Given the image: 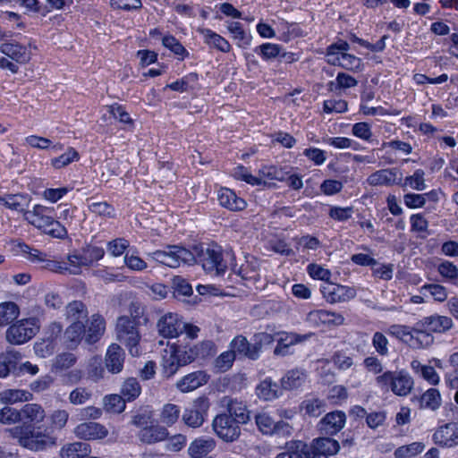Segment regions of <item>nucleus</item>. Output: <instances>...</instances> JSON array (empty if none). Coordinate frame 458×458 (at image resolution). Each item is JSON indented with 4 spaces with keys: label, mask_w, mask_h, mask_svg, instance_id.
<instances>
[{
    "label": "nucleus",
    "mask_w": 458,
    "mask_h": 458,
    "mask_svg": "<svg viewBox=\"0 0 458 458\" xmlns=\"http://www.w3.org/2000/svg\"><path fill=\"white\" fill-rule=\"evenodd\" d=\"M112 10L124 13L138 12L142 9V0H110Z\"/></svg>",
    "instance_id": "obj_61"
},
{
    "label": "nucleus",
    "mask_w": 458,
    "mask_h": 458,
    "mask_svg": "<svg viewBox=\"0 0 458 458\" xmlns=\"http://www.w3.org/2000/svg\"><path fill=\"white\" fill-rule=\"evenodd\" d=\"M398 174L396 168L377 170L368 176L367 182L373 187L397 185Z\"/></svg>",
    "instance_id": "obj_26"
},
{
    "label": "nucleus",
    "mask_w": 458,
    "mask_h": 458,
    "mask_svg": "<svg viewBox=\"0 0 458 458\" xmlns=\"http://www.w3.org/2000/svg\"><path fill=\"white\" fill-rule=\"evenodd\" d=\"M33 394L22 389H5L0 392V400L5 404H13L18 402L32 400Z\"/></svg>",
    "instance_id": "obj_51"
},
{
    "label": "nucleus",
    "mask_w": 458,
    "mask_h": 458,
    "mask_svg": "<svg viewBox=\"0 0 458 458\" xmlns=\"http://www.w3.org/2000/svg\"><path fill=\"white\" fill-rule=\"evenodd\" d=\"M307 321L314 327H337L344 322L342 314L327 310H313L307 314Z\"/></svg>",
    "instance_id": "obj_19"
},
{
    "label": "nucleus",
    "mask_w": 458,
    "mask_h": 458,
    "mask_svg": "<svg viewBox=\"0 0 458 458\" xmlns=\"http://www.w3.org/2000/svg\"><path fill=\"white\" fill-rule=\"evenodd\" d=\"M181 409L174 403H166L163 406L160 420L166 426H173L179 419Z\"/></svg>",
    "instance_id": "obj_62"
},
{
    "label": "nucleus",
    "mask_w": 458,
    "mask_h": 458,
    "mask_svg": "<svg viewBox=\"0 0 458 458\" xmlns=\"http://www.w3.org/2000/svg\"><path fill=\"white\" fill-rule=\"evenodd\" d=\"M162 45L174 55L177 61L182 62L190 58V52L180 40L172 34H166L162 37Z\"/></svg>",
    "instance_id": "obj_42"
},
{
    "label": "nucleus",
    "mask_w": 458,
    "mask_h": 458,
    "mask_svg": "<svg viewBox=\"0 0 458 458\" xmlns=\"http://www.w3.org/2000/svg\"><path fill=\"white\" fill-rule=\"evenodd\" d=\"M442 403V398L438 389L431 387L424 392L419 398V406L420 409L437 411Z\"/></svg>",
    "instance_id": "obj_47"
},
{
    "label": "nucleus",
    "mask_w": 458,
    "mask_h": 458,
    "mask_svg": "<svg viewBox=\"0 0 458 458\" xmlns=\"http://www.w3.org/2000/svg\"><path fill=\"white\" fill-rule=\"evenodd\" d=\"M124 351L117 344H112L108 346L105 358V364L109 372L117 374L123 369Z\"/></svg>",
    "instance_id": "obj_25"
},
{
    "label": "nucleus",
    "mask_w": 458,
    "mask_h": 458,
    "mask_svg": "<svg viewBox=\"0 0 458 458\" xmlns=\"http://www.w3.org/2000/svg\"><path fill=\"white\" fill-rule=\"evenodd\" d=\"M346 414L336 410L327 412L318 423V429L321 435L333 437L338 434L345 426Z\"/></svg>",
    "instance_id": "obj_17"
},
{
    "label": "nucleus",
    "mask_w": 458,
    "mask_h": 458,
    "mask_svg": "<svg viewBox=\"0 0 458 458\" xmlns=\"http://www.w3.org/2000/svg\"><path fill=\"white\" fill-rule=\"evenodd\" d=\"M257 396L264 401H273L283 394V388L271 377H267L256 386Z\"/></svg>",
    "instance_id": "obj_32"
},
{
    "label": "nucleus",
    "mask_w": 458,
    "mask_h": 458,
    "mask_svg": "<svg viewBox=\"0 0 458 458\" xmlns=\"http://www.w3.org/2000/svg\"><path fill=\"white\" fill-rule=\"evenodd\" d=\"M200 33L203 36L204 43L209 48L216 49L222 53H229L232 50L229 41L211 29H202Z\"/></svg>",
    "instance_id": "obj_37"
},
{
    "label": "nucleus",
    "mask_w": 458,
    "mask_h": 458,
    "mask_svg": "<svg viewBox=\"0 0 458 458\" xmlns=\"http://www.w3.org/2000/svg\"><path fill=\"white\" fill-rule=\"evenodd\" d=\"M31 47L30 41L28 44H22L15 39H8L1 43L0 52L16 64H26L31 59Z\"/></svg>",
    "instance_id": "obj_15"
},
{
    "label": "nucleus",
    "mask_w": 458,
    "mask_h": 458,
    "mask_svg": "<svg viewBox=\"0 0 458 458\" xmlns=\"http://www.w3.org/2000/svg\"><path fill=\"white\" fill-rule=\"evenodd\" d=\"M169 433L166 428L159 425H150L142 428L139 432V438L142 443L154 444L164 441Z\"/></svg>",
    "instance_id": "obj_38"
},
{
    "label": "nucleus",
    "mask_w": 458,
    "mask_h": 458,
    "mask_svg": "<svg viewBox=\"0 0 458 458\" xmlns=\"http://www.w3.org/2000/svg\"><path fill=\"white\" fill-rule=\"evenodd\" d=\"M358 81L352 75L340 72L337 73L335 81H330L327 83L328 90L336 92L357 86Z\"/></svg>",
    "instance_id": "obj_52"
},
{
    "label": "nucleus",
    "mask_w": 458,
    "mask_h": 458,
    "mask_svg": "<svg viewBox=\"0 0 458 458\" xmlns=\"http://www.w3.org/2000/svg\"><path fill=\"white\" fill-rule=\"evenodd\" d=\"M340 449L339 442L332 437H321L315 438L309 445L310 458H329L337 454Z\"/></svg>",
    "instance_id": "obj_18"
},
{
    "label": "nucleus",
    "mask_w": 458,
    "mask_h": 458,
    "mask_svg": "<svg viewBox=\"0 0 458 458\" xmlns=\"http://www.w3.org/2000/svg\"><path fill=\"white\" fill-rule=\"evenodd\" d=\"M216 442L211 437H199L194 439L188 448L191 458H212L208 454L215 448Z\"/></svg>",
    "instance_id": "obj_34"
},
{
    "label": "nucleus",
    "mask_w": 458,
    "mask_h": 458,
    "mask_svg": "<svg viewBox=\"0 0 458 458\" xmlns=\"http://www.w3.org/2000/svg\"><path fill=\"white\" fill-rule=\"evenodd\" d=\"M277 31L280 33L279 39L289 42L293 38L303 36V31L297 22H289L284 18H277L275 21Z\"/></svg>",
    "instance_id": "obj_35"
},
{
    "label": "nucleus",
    "mask_w": 458,
    "mask_h": 458,
    "mask_svg": "<svg viewBox=\"0 0 458 458\" xmlns=\"http://www.w3.org/2000/svg\"><path fill=\"white\" fill-rule=\"evenodd\" d=\"M283 47L279 44L265 42L253 48V52L257 54L265 62H269L280 55Z\"/></svg>",
    "instance_id": "obj_53"
},
{
    "label": "nucleus",
    "mask_w": 458,
    "mask_h": 458,
    "mask_svg": "<svg viewBox=\"0 0 458 458\" xmlns=\"http://www.w3.org/2000/svg\"><path fill=\"white\" fill-rule=\"evenodd\" d=\"M226 28L239 47L247 48L250 47L252 37L244 30L241 22L234 21H227Z\"/></svg>",
    "instance_id": "obj_40"
},
{
    "label": "nucleus",
    "mask_w": 458,
    "mask_h": 458,
    "mask_svg": "<svg viewBox=\"0 0 458 458\" xmlns=\"http://www.w3.org/2000/svg\"><path fill=\"white\" fill-rule=\"evenodd\" d=\"M182 317L177 313H167L162 316L157 322L159 334L165 338H175L182 335Z\"/></svg>",
    "instance_id": "obj_20"
},
{
    "label": "nucleus",
    "mask_w": 458,
    "mask_h": 458,
    "mask_svg": "<svg viewBox=\"0 0 458 458\" xmlns=\"http://www.w3.org/2000/svg\"><path fill=\"white\" fill-rule=\"evenodd\" d=\"M398 177L397 185L405 190L410 187L415 191H423L426 189L425 183V172L421 168L416 169L411 175H408L405 178L402 177V174Z\"/></svg>",
    "instance_id": "obj_41"
},
{
    "label": "nucleus",
    "mask_w": 458,
    "mask_h": 458,
    "mask_svg": "<svg viewBox=\"0 0 458 458\" xmlns=\"http://www.w3.org/2000/svg\"><path fill=\"white\" fill-rule=\"evenodd\" d=\"M293 170L294 168L291 165H268L262 166L259 170V174L261 178L284 182L287 173L293 172Z\"/></svg>",
    "instance_id": "obj_43"
},
{
    "label": "nucleus",
    "mask_w": 458,
    "mask_h": 458,
    "mask_svg": "<svg viewBox=\"0 0 458 458\" xmlns=\"http://www.w3.org/2000/svg\"><path fill=\"white\" fill-rule=\"evenodd\" d=\"M109 114L116 119L121 124L123 129L126 131H133L135 128V122L131 117L130 114L126 110V106L120 103H113L107 106Z\"/></svg>",
    "instance_id": "obj_39"
},
{
    "label": "nucleus",
    "mask_w": 458,
    "mask_h": 458,
    "mask_svg": "<svg viewBox=\"0 0 458 458\" xmlns=\"http://www.w3.org/2000/svg\"><path fill=\"white\" fill-rule=\"evenodd\" d=\"M137 248H133V251L126 252L123 258L125 266L132 271H143L148 267L147 262L138 255Z\"/></svg>",
    "instance_id": "obj_64"
},
{
    "label": "nucleus",
    "mask_w": 458,
    "mask_h": 458,
    "mask_svg": "<svg viewBox=\"0 0 458 458\" xmlns=\"http://www.w3.org/2000/svg\"><path fill=\"white\" fill-rule=\"evenodd\" d=\"M140 393L141 386L137 378L128 377L124 380L121 388V394L124 400L132 402L139 397Z\"/></svg>",
    "instance_id": "obj_55"
},
{
    "label": "nucleus",
    "mask_w": 458,
    "mask_h": 458,
    "mask_svg": "<svg viewBox=\"0 0 458 458\" xmlns=\"http://www.w3.org/2000/svg\"><path fill=\"white\" fill-rule=\"evenodd\" d=\"M89 210L91 214L102 218L116 217L114 207L106 201L92 202L89 205Z\"/></svg>",
    "instance_id": "obj_57"
},
{
    "label": "nucleus",
    "mask_w": 458,
    "mask_h": 458,
    "mask_svg": "<svg viewBox=\"0 0 458 458\" xmlns=\"http://www.w3.org/2000/svg\"><path fill=\"white\" fill-rule=\"evenodd\" d=\"M81 159L79 151L73 147H68L66 151L51 159V165L55 169H62L73 162Z\"/></svg>",
    "instance_id": "obj_54"
},
{
    "label": "nucleus",
    "mask_w": 458,
    "mask_h": 458,
    "mask_svg": "<svg viewBox=\"0 0 458 458\" xmlns=\"http://www.w3.org/2000/svg\"><path fill=\"white\" fill-rule=\"evenodd\" d=\"M152 260L169 267H178L182 263L192 260L188 248L179 245H167L165 250H157L148 254Z\"/></svg>",
    "instance_id": "obj_11"
},
{
    "label": "nucleus",
    "mask_w": 458,
    "mask_h": 458,
    "mask_svg": "<svg viewBox=\"0 0 458 458\" xmlns=\"http://www.w3.org/2000/svg\"><path fill=\"white\" fill-rule=\"evenodd\" d=\"M233 176L236 180L242 181L251 186L266 184V182L261 177L253 175L249 168L242 165H239L234 168Z\"/></svg>",
    "instance_id": "obj_56"
},
{
    "label": "nucleus",
    "mask_w": 458,
    "mask_h": 458,
    "mask_svg": "<svg viewBox=\"0 0 458 458\" xmlns=\"http://www.w3.org/2000/svg\"><path fill=\"white\" fill-rule=\"evenodd\" d=\"M90 453V445L82 442L68 444L61 449L62 458H85Z\"/></svg>",
    "instance_id": "obj_48"
},
{
    "label": "nucleus",
    "mask_w": 458,
    "mask_h": 458,
    "mask_svg": "<svg viewBox=\"0 0 458 458\" xmlns=\"http://www.w3.org/2000/svg\"><path fill=\"white\" fill-rule=\"evenodd\" d=\"M24 218L35 228L52 238L65 240L69 236L66 226L56 219L54 207L35 204L31 210L24 212Z\"/></svg>",
    "instance_id": "obj_4"
},
{
    "label": "nucleus",
    "mask_w": 458,
    "mask_h": 458,
    "mask_svg": "<svg viewBox=\"0 0 458 458\" xmlns=\"http://www.w3.org/2000/svg\"><path fill=\"white\" fill-rule=\"evenodd\" d=\"M326 403L318 397L306 398L299 405L301 412L309 417L317 418L324 411Z\"/></svg>",
    "instance_id": "obj_49"
},
{
    "label": "nucleus",
    "mask_w": 458,
    "mask_h": 458,
    "mask_svg": "<svg viewBox=\"0 0 458 458\" xmlns=\"http://www.w3.org/2000/svg\"><path fill=\"white\" fill-rule=\"evenodd\" d=\"M216 353V345L212 341H202L198 344L191 345L192 362L198 359H205Z\"/></svg>",
    "instance_id": "obj_59"
},
{
    "label": "nucleus",
    "mask_w": 458,
    "mask_h": 458,
    "mask_svg": "<svg viewBox=\"0 0 458 458\" xmlns=\"http://www.w3.org/2000/svg\"><path fill=\"white\" fill-rule=\"evenodd\" d=\"M69 413L65 410H55L49 416L46 415L42 408V418L33 421L32 436L28 449L32 451L42 450L47 442L55 438V433L61 431L67 424Z\"/></svg>",
    "instance_id": "obj_3"
},
{
    "label": "nucleus",
    "mask_w": 458,
    "mask_h": 458,
    "mask_svg": "<svg viewBox=\"0 0 458 458\" xmlns=\"http://www.w3.org/2000/svg\"><path fill=\"white\" fill-rule=\"evenodd\" d=\"M192 362L191 344H181L179 341L168 343L163 350L161 359L162 375L165 378L174 376L180 368Z\"/></svg>",
    "instance_id": "obj_5"
},
{
    "label": "nucleus",
    "mask_w": 458,
    "mask_h": 458,
    "mask_svg": "<svg viewBox=\"0 0 458 458\" xmlns=\"http://www.w3.org/2000/svg\"><path fill=\"white\" fill-rule=\"evenodd\" d=\"M314 333L298 334L295 332L283 333V335L278 339L275 348V354L286 355L289 353V348L292 345L309 340Z\"/></svg>",
    "instance_id": "obj_27"
},
{
    "label": "nucleus",
    "mask_w": 458,
    "mask_h": 458,
    "mask_svg": "<svg viewBox=\"0 0 458 458\" xmlns=\"http://www.w3.org/2000/svg\"><path fill=\"white\" fill-rule=\"evenodd\" d=\"M320 292L327 302L334 304L338 302H345L356 296L354 288L340 284L328 282L321 285Z\"/></svg>",
    "instance_id": "obj_16"
},
{
    "label": "nucleus",
    "mask_w": 458,
    "mask_h": 458,
    "mask_svg": "<svg viewBox=\"0 0 458 458\" xmlns=\"http://www.w3.org/2000/svg\"><path fill=\"white\" fill-rule=\"evenodd\" d=\"M64 344L70 349H75L84 339L86 341V326L83 321H73L64 331Z\"/></svg>",
    "instance_id": "obj_29"
},
{
    "label": "nucleus",
    "mask_w": 458,
    "mask_h": 458,
    "mask_svg": "<svg viewBox=\"0 0 458 458\" xmlns=\"http://www.w3.org/2000/svg\"><path fill=\"white\" fill-rule=\"evenodd\" d=\"M350 44L337 38L335 42L328 45L324 52L327 62L334 66H339L344 70L359 72L363 70L364 64L361 58L349 54Z\"/></svg>",
    "instance_id": "obj_7"
},
{
    "label": "nucleus",
    "mask_w": 458,
    "mask_h": 458,
    "mask_svg": "<svg viewBox=\"0 0 458 458\" xmlns=\"http://www.w3.org/2000/svg\"><path fill=\"white\" fill-rule=\"evenodd\" d=\"M199 75L196 72H191L182 78L166 84L165 89H169L173 91L183 93L192 92L199 89Z\"/></svg>",
    "instance_id": "obj_30"
},
{
    "label": "nucleus",
    "mask_w": 458,
    "mask_h": 458,
    "mask_svg": "<svg viewBox=\"0 0 458 458\" xmlns=\"http://www.w3.org/2000/svg\"><path fill=\"white\" fill-rule=\"evenodd\" d=\"M74 432L79 438L85 440L103 439L108 434L105 426L94 421H87L79 424L75 428Z\"/></svg>",
    "instance_id": "obj_24"
},
{
    "label": "nucleus",
    "mask_w": 458,
    "mask_h": 458,
    "mask_svg": "<svg viewBox=\"0 0 458 458\" xmlns=\"http://www.w3.org/2000/svg\"><path fill=\"white\" fill-rule=\"evenodd\" d=\"M306 374L298 369L288 370L281 378L280 383L283 390H294L302 386L305 382Z\"/></svg>",
    "instance_id": "obj_45"
},
{
    "label": "nucleus",
    "mask_w": 458,
    "mask_h": 458,
    "mask_svg": "<svg viewBox=\"0 0 458 458\" xmlns=\"http://www.w3.org/2000/svg\"><path fill=\"white\" fill-rule=\"evenodd\" d=\"M132 318L121 316L116 322V336L121 344L124 345L129 353L133 357L141 355L140 340L141 335L139 331L140 316L137 310Z\"/></svg>",
    "instance_id": "obj_6"
},
{
    "label": "nucleus",
    "mask_w": 458,
    "mask_h": 458,
    "mask_svg": "<svg viewBox=\"0 0 458 458\" xmlns=\"http://www.w3.org/2000/svg\"><path fill=\"white\" fill-rule=\"evenodd\" d=\"M81 250H82L84 257L87 259L89 267L101 260L106 254L105 249L102 246H98L92 243H86L81 248Z\"/></svg>",
    "instance_id": "obj_60"
},
{
    "label": "nucleus",
    "mask_w": 458,
    "mask_h": 458,
    "mask_svg": "<svg viewBox=\"0 0 458 458\" xmlns=\"http://www.w3.org/2000/svg\"><path fill=\"white\" fill-rule=\"evenodd\" d=\"M217 200L221 207L233 212L244 210L247 207L246 200L228 187L218 190Z\"/></svg>",
    "instance_id": "obj_21"
},
{
    "label": "nucleus",
    "mask_w": 458,
    "mask_h": 458,
    "mask_svg": "<svg viewBox=\"0 0 458 458\" xmlns=\"http://www.w3.org/2000/svg\"><path fill=\"white\" fill-rule=\"evenodd\" d=\"M381 390H391L397 396H407L414 386L413 378L405 370H386L375 378Z\"/></svg>",
    "instance_id": "obj_9"
},
{
    "label": "nucleus",
    "mask_w": 458,
    "mask_h": 458,
    "mask_svg": "<svg viewBox=\"0 0 458 458\" xmlns=\"http://www.w3.org/2000/svg\"><path fill=\"white\" fill-rule=\"evenodd\" d=\"M276 458H310L309 445L301 440H293L286 445V450Z\"/></svg>",
    "instance_id": "obj_44"
},
{
    "label": "nucleus",
    "mask_w": 458,
    "mask_h": 458,
    "mask_svg": "<svg viewBox=\"0 0 458 458\" xmlns=\"http://www.w3.org/2000/svg\"><path fill=\"white\" fill-rule=\"evenodd\" d=\"M390 332L411 349H426L434 343V336L418 321L413 327L406 325H393Z\"/></svg>",
    "instance_id": "obj_8"
},
{
    "label": "nucleus",
    "mask_w": 458,
    "mask_h": 458,
    "mask_svg": "<svg viewBox=\"0 0 458 458\" xmlns=\"http://www.w3.org/2000/svg\"><path fill=\"white\" fill-rule=\"evenodd\" d=\"M423 449L424 445L421 442H413L397 447L394 452V455L395 458H411L420 454Z\"/></svg>",
    "instance_id": "obj_63"
},
{
    "label": "nucleus",
    "mask_w": 458,
    "mask_h": 458,
    "mask_svg": "<svg viewBox=\"0 0 458 458\" xmlns=\"http://www.w3.org/2000/svg\"><path fill=\"white\" fill-rule=\"evenodd\" d=\"M40 329L37 317L21 318L13 322L6 329V341L13 345H21L31 340Z\"/></svg>",
    "instance_id": "obj_10"
},
{
    "label": "nucleus",
    "mask_w": 458,
    "mask_h": 458,
    "mask_svg": "<svg viewBox=\"0 0 458 458\" xmlns=\"http://www.w3.org/2000/svg\"><path fill=\"white\" fill-rule=\"evenodd\" d=\"M210 376L205 370H195L183 376L177 383L176 387L182 393L192 392L206 385Z\"/></svg>",
    "instance_id": "obj_22"
},
{
    "label": "nucleus",
    "mask_w": 458,
    "mask_h": 458,
    "mask_svg": "<svg viewBox=\"0 0 458 458\" xmlns=\"http://www.w3.org/2000/svg\"><path fill=\"white\" fill-rule=\"evenodd\" d=\"M237 275L243 281L246 287L254 286L259 288L257 283L260 281L259 265L257 260L249 261L242 264L237 270Z\"/></svg>",
    "instance_id": "obj_28"
},
{
    "label": "nucleus",
    "mask_w": 458,
    "mask_h": 458,
    "mask_svg": "<svg viewBox=\"0 0 458 458\" xmlns=\"http://www.w3.org/2000/svg\"><path fill=\"white\" fill-rule=\"evenodd\" d=\"M188 250L193 258L187 262L188 265L199 264L206 272L216 276H223L235 260V254L231 248L224 249L214 241L206 244H194Z\"/></svg>",
    "instance_id": "obj_2"
},
{
    "label": "nucleus",
    "mask_w": 458,
    "mask_h": 458,
    "mask_svg": "<svg viewBox=\"0 0 458 458\" xmlns=\"http://www.w3.org/2000/svg\"><path fill=\"white\" fill-rule=\"evenodd\" d=\"M212 428L216 436L225 443H233L241 436V426L225 412L219 413L214 418Z\"/></svg>",
    "instance_id": "obj_13"
},
{
    "label": "nucleus",
    "mask_w": 458,
    "mask_h": 458,
    "mask_svg": "<svg viewBox=\"0 0 458 458\" xmlns=\"http://www.w3.org/2000/svg\"><path fill=\"white\" fill-rule=\"evenodd\" d=\"M106 330V320L100 314H93L86 327V344H94L98 342Z\"/></svg>",
    "instance_id": "obj_36"
},
{
    "label": "nucleus",
    "mask_w": 458,
    "mask_h": 458,
    "mask_svg": "<svg viewBox=\"0 0 458 458\" xmlns=\"http://www.w3.org/2000/svg\"><path fill=\"white\" fill-rule=\"evenodd\" d=\"M66 317L73 321H82L88 318V310L81 301H72L66 306Z\"/></svg>",
    "instance_id": "obj_58"
},
{
    "label": "nucleus",
    "mask_w": 458,
    "mask_h": 458,
    "mask_svg": "<svg viewBox=\"0 0 458 458\" xmlns=\"http://www.w3.org/2000/svg\"><path fill=\"white\" fill-rule=\"evenodd\" d=\"M255 423L258 429L267 436H276L280 437H288L292 436L293 428L288 422L284 420L275 421V420L267 412H259L255 415Z\"/></svg>",
    "instance_id": "obj_12"
},
{
    "label": "nucleus",
    "mask_w": 458,
    "mask_h": 458,
    "mask_svg": "<svg viewBox=\"0 0 458 458\" xmlns=\"http://www.w3.org/2000/svg\"><path fill=\"white\" fill-rule=\"evenodd\" d=\"M20 315V307L13 301L0 303V327L10 326Z\"/></svg>",
    "instance_id": "obj_50"
},
{
    "label": "nucleus",
    "mask_w": 458,
    "mask_h": 458,
    "mask_svg": "<svg viewBox=\"0 0 458 458\" xmlns=\"http://www.w3.org/2000/svg\"><path fill=\"white\" fill-rule=\"evenodd\" d=\"M209 407L210 403L207 396L202 395L196 398L190 407L185 408L182 413L184 423L191 428L202 426L208 416Z\"/></svg>",
    "instance_id": "obj_14"
},
{
    "label": "nucleus",
    "mask_w": 458,
    "mask_h": 458,
    "mask_svg": "<svg viewBox=\"0 0 458 458\" xmlns=\"http://www.w3.org/2000/svg\"><path fill=\"white\" fill-rule=\"evenodd\" d=\"M420 321V326L424 327L430 334L445 333L454 325L451 318L440 315L425 317Z\"/></svg>",
    "instance_id": "obj_33"
},
{
    "label": "nucleus",
    "mask_w": 458,
    "mask_h": 458,
    "mask_svg": "<svg viewBox=\"0 0 458 458\" xmlns=\"http://www.w3.org/2000/svg\"><path fill=\"white\" fill-rule=\"evenodd\" d=\"M225 412L226 415H230L240 426L247 424L250 420V411L247 404L238 399H230Z\"/></svg>",
    "instance_id": "obj_31"
},
{
    "label": "nucleus",
    "mask_w": 458,
    "mask_h": 458,
    "mask_svg": "<svg viewBox=\"0 0 458 458\" xmlns=\"http://www.w3.org/2000/svg\"><path fill=\"white\" fill-rule=\"evenodd\" d=\"M67 268L69 275L78 276L82 273L83 267H89L87 259L82 254V250H74L67 255Z\"/></svg>",
    "instance_id": "obj_46"
},
{
    "label": "nucleus",
    "mask_w": 458,
    "mask_h": 458,
    "mask_svg": "<svg viewBox=\"0 0 458 458\" xmlns=\"http://www.w3.org/2000/svg\"><path fill=\"white\" fill-rule=\"evenodd\" d=\"M42 418V406L38 403H26L20 410L11 406H4L0 409V423L12 425L20 423L8 431L10 436L16 439L20 445L28 449L30 439L32 436L33 421H38Z\"/></svg>",
    "instance_id": "obj_1"
},
{
    "label": "nucleus",
    "mask_w": 458,
    "mask_h": 458,
    "mask_svg": "<svg viewBox=\"0 0 458 458\" xmlns=\"http://www.w3.org/2000/svg\"><path fill=\"white\" fill-rule=\"evenodd\" d=\"M433 441L441 447H453L458 445V428L453 422L440 426L433 434Z\"/></svg>",
    "instance_id": "obj_23"
}]
</instances>
